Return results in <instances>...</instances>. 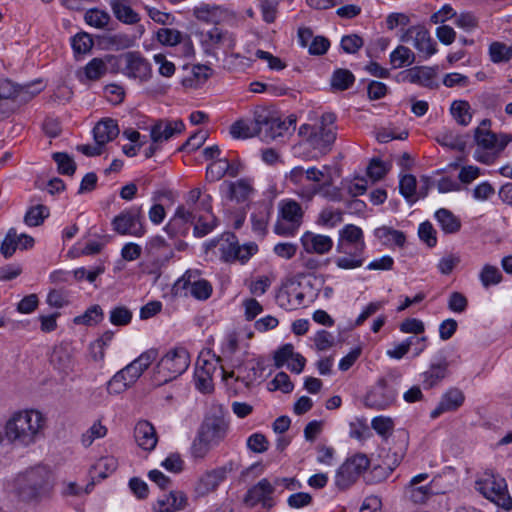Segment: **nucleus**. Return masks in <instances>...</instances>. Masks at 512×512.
Segmentation results:
<instances>
[{"label": "nucleus", "mask_w": 512, "mask_h": 512, "mask_svg": "<svg viewBox=\"0 0 512 512\" xmlns=\"http://www.w3.org/2000/svg\"><path fill=\"white\" fill-rule=\"evenodd\" d=\"M47 418L37 409H21L6 420V440L18 447L27 448L45 436Z\"/></svg>", "instance_id": "obj_1"}, {"label": "nucleus", "mask_w": 512, "mask_h": 512, "mask_svg": "<svg viewBox=\"0 0 512 512\" xmlns=\"http://www.w3.org/2000/svg\"><path fill=\"white\" fill-rule=\"evenodd\" d=\"M54 486L52 471L37 465L19 473L13 481L14 493L23 502H38L46 497Z\"/></svg>", "instance_id": "obj_2"}, {"label": "nucleus", "mask_w": 512, "mask_h": 512, "mask_svg": "<svg viewBox=\"0 0 512 512\" xmlns=\"http://www.w3.org/2000/svg\"><path fill=\"white\" fill-rule=\"evenodd\" d=\"M365 249L363 230L354 224H346L338 233L336 251L342 256L335 259L336 266L343 270L361 267L365 262Z\"/></svg>", "instance_id": "obj_3"}, {"label": "nucleus", "mask_w": 512, "mask_h": 512, "mask_svg": "<svg viewBox=\"0 0 512 512\" xmlns=\"http://www.w3.org/2000/svg\"><path fill=\"white\" fill-rule=\"evenodd\" d=\"M491 121L484 119L474 130V140L476 150L474 158L483 164L490 165L504 151L506 146L512 141V136L505 133L496 134L490 130Z\"/></svg>", "instance_id": "obj_4"}, {"label": "nucleus", "mask_w": 512, "mask_h": 512, "mask_svg": "<svg viewBox=\"0 0 512 512\" xmlns=\"http://www.w3.org/2000/svg\"><path fill=\"white\" fill-rule=\"evenodd\" d=\"M228 423L219 416L206 417L194 438L190 453L193 459L203 460L209 452L217 447L226 437Z\"/></svg>", "instance_id": "obj_5"}, {"label": "nucleus", "mask_w": 512, "mask_h": 512, "mask_svg": "<svg viewBox=\"0 0 512 512\" xmlns=\"http://www.w3.org/2000/svg\"><path fill=\"white\" fill-rule=\"evenodd\" d=\"M157 357L158 351L153 348L141 353L108 381L107 391L110 394H120L126 391L137 382Z\"/></svg>", "instance_id": "obj_6"}, {"label": "nucleus", "mask_w": 512, "mask_h": 512, "mask_svg": "<svg viewBox=\"0 0 512 512\" xmlns=\"http://www.w3.org/2000/svg\"><path fill=\"white\" fill-rule=\"evenodd\" d=\"M336 116L333 113H324L321 116L319 124L313 127L303 126V129L309 130L305 138V144L315 151L314 156H322L329 153L337 137V126L335 124Z\"/></svg>", "instance_id": "obj_7"}, {"label": "nucleus", "mask_w": 512, "mask_h": 512, "mask_svg": "<svg viewBox=\"0 0 512 512\" xmlns=\"http://www.w3.org/2000/svg\"><path fill=\"white\" fill-rule=\"evenodd\" d=\"M190 365V355L184 347L168 350L154 368L156 385L165 384L182 375Z\"/></svg>", "instance_id": "obj_8"}, {"label": "nucleus", "mask_w": 512, "mask_h": 512, "mask_svg": "<svg viewBox=\"0 0 512 512\" xmlns=\"http://www.w3.org/2000/svg\"><path fill=\"white\" fill-rule=\"evenodd\" d=\"M287 179L295 186V193L303 200L311 201L321 191L325 173L316 167L304 170L303 167H294Z\"/></svg>", "instance_id": "obj_9"}, {"label": "nucleus", "mask_w": 512, "mask_h": 512, "mask_svg": "<svg viewBox=\"0 0 512 512\" xmlns=\"http://www.w3.org/2000/svg\"><path fill=\"white\" fill-rule=\"evenodd\" d=\"M475 488L486 499L504 510L509 511L512 509V498L509 495L504 478L486 472L476 481Z\"/></svg>", "instance_id": "obj_10"}, {"label": "nucleus", "mask_w": 512, "mask_h": 512, "mask_svg": "<svg viewBox=\"0 0 512 512\" xmlns=\"http://www.w3.org/2000/svg\"><path fill=\"white\" fill-rule=\"evenodd\" d=\"M41 91L31 86L17 87L7 79L0 80V121L8 118L15 109L17 99L28 101Z\"/></svg>", "instance_id": "obj_11"}, {"label": "nucleus", "mask_w": 512, "mask_h": 512, "mask_svg": "<svg viewBox=\"0 0 512 512\" xmlns=\"http://www.w3.org/2000/svg\"><path fill=\"white\" fill-rule=\"evenodd\" d=\"M280 219L274 226L276 234L292 236L302 223L303 209L295 200H283L279 203Z\"/></svg>", "instance_id": "obj_12"}, {"label": "nucleus", "mask_w": 512, "mask_h": 512, "mask_svg": "<svg viewBox=\"0 0 512 512\" xmlns=\"http://www.w3.org/2000/svg\"><path fill=\"white\" fill-rule=\"evenodd\" d=\"M200 44L206 55L216 56L218 51L228 54L236 45L232 33L218 27L200 32Z\"/></svg>", "instance_id": "obj_13"}, {"label": "nucleus", "mask_w": 512, "mask_h": 512, "mask_svg": "<svg viewBox=\"0 0 512 512\" xmlns=\"http://www.w3.org/2000/svg\"><path fill=\"white\" fill-rule=\"evenodd\" d=\"M370 461L365 454H355L348 458L336 471L335 485L345 490L369 468Z\"/></svg>", "instance_id": "obj_14"}, {"label": "nucleus", "mask_w": 512, "mask_h": 512, "mask_svg": "<svg viewBox=\"0 0 512 512\" xmlns=\"http://www.w3.org/2000/svg\"><path fill=\"white\" fill-rule=\"evenodd\" d=\"M113 230L120 235L142 237L146 230L143 224L141 207H131L123 210L112 220Z\"/></svg>", "instance_id": "obj_15"}, {"label": "nucleus", "mask_w": 512, "mask_h": 512, "mask_svg": "<svg viewBox=\"0 0 512 512\" xmlns=\"http://www.w3.org/2000/svg\"><path fill=\"white\" fill-rule=\"evenodd\" d=\"M257 123L260 124L259 137L265 141L282 137L289 128L285 121L264 106H258Z\"/></svg>", "instance_id": "obj_16"}, {"label": "nucleus", "mask_w": 512, "mask_h": 512, "mask_svg": "<svg viewBox=\"0 0 512 512\" xmlns=\"http://www.w3.org/2000/svg\"><path fill=\"white\" fill-rule=\"evenodd\" d=\"M400 39L402 42H411L419 53L424 54L425 58L431 57L437 51L435 41L423 25L410 26L404 31Z\"/></svg>", "instance_id": "obj_17"}, {"label": "nucleus", "mask_w": 512, "mask_h": 512, "mask_svg": "<svg viewBox=\"0 0 512 512\" xmlns=\"http://www.w3.org/2000/svg\"><path fill=\"white\" fill-rule=\"evenodd\" d=\"M233 470V463L228 462L221 467L205 472L196 483L195 492L199 496H205L216 491L219 485L226 480L228 474Z\"/></svg>", "instance_id": "obj_18"}, {"label": "nucleus", "mask_w": 512, "mask_h": 512, "mask_svg": "<svg viewBox=\"0 0 512 512\" xmlns=\"http://www.w3.org/2000/svg\"><path fill=\"white\" fill-rule=\"evenodd\" d=\"M123 59L125 62L123 73L126 76L141 82H146L151 78V65L139 52H127L123 55Z\"/></svg>", "instance_id": "obj_19"}, {"label": "nucleus", "mask_w": 512, "mask_h": 512, "mask_svg": "<svg viewBox=\"0 0 512 512\" xmlns=\"http://www.w3.org/2000/svg\"><path fill=\"white\" fill-rule=\"evenodd\" d=\"M176 288L186 290V294H190L198 300H206L212 294L211 284L200 279L196 272H186L176 283Z\"/></svg>", "instance_id": "obj_20"}, {"label": "nucleus", "mask_w": 512, "mask_h": 512, "mask_svg": "<svg viewBox=\"0 0 512 512\" xmlns=\"http://www.w3.org/2000/svg\"><path fill=\"white\" fill-rule=\"evenodd\" d=\"M211 196L205 195L200 202L201 211L195 212L196 218L193 222L194 235L204 237L209 234L217 225L216 217L212 213Z\"/></svg>", "instance_id": "obj_21"}, {"label": "nucleus", "mask_w": 512, "mask_h": 512, "mask_svg": "<svg viewBox=\"0 0 512 512\" xmlns=\"http://www.w3.org/2000/svg\"><path fill=\"white\" fill-rule=\"evenodd\" d=\"M396 399V392L387 386L384 379L378 381L377 385L366 395L365 405L382 410L389 407Z\"/></svg>", "instance_id": "obj_22"}, {"label": "nucleus", "mask_w": 512, "mask_h": 512, "mask_svg": "<svg viewBox=\"0 0 512 512\" xmlns=\"http://www.w3.org/2000/svg\"><path fill=\"white\" fill-rule=\"evenodd\" d=\"M217 370L215 360L199 359L197 361L194 380L196 388L202 393H210L214 390L213 375Z\"/></svg>", "instance_id": "obj_23"}, {"label": "nucleus", "mask_w": 512, "mask_h": 512, "mask_svg": "<svg viewBox=\"0 0 512 512\" xmlns=\"http://www.w3.org/2000/svg\"><path fill=\"white\" fill-rule=\"evenodd\" d=\"M297 36L299 45L303 48H308L310 55H324L330 47L328 38L324 36H314L313 31L308 27H300Z\"/></svg>", "instance_id": "obj_24"}, {"label": "nucleus", "mask_w": 512, "mask_h": 512, "mask_svg": "<svg viewBox=\"0 0 512 512\" xmlns=\"http://www.w3.org/2000/svg\"><path fill=\"white\" fill-rule=\"evenodd\" d=\"M185 129L182 120L160 119L156 121L150 129V137L153 142L168 141L176 134H181Z\"/></svg>", "instance_id": "obj_25"}, {"label": "nucleus", "mask_w": 512, "mask_h": 512, "mask_svg": "<svg viewBox=\"0 0 512 512\" xmlns=\"http://www.w3.org/2000/svg\"><path fill=\"white\" fill-rule=\"evenodd\" d=\"M258 106L252 112V118H240L236 120L229 129L234 139H249L259 137L260 124L257 123Z\"/></svg>", "instance_id": "obj_26"}, {"label": "nucleus", "mask_w": 512, "mask_h": 512, "mask_svg": "<svg viewBox=\"0 0 512 512\" xmlns=\"http://www.w3.org/2000/svg\"><path fill=\"white\" fill-rule=\"evenodd\" d=\"M465 401L464 393L456 387L448 389L442 396L438 405L430 413L432 419L438 418L443 413L458 410Z\"/></svg>", "instance_id": "obj_27"}, {"label": "nucleus", "mask_w": 512, "mask_h": 512, "mask_svg": "<svg viewBox=\"0 0 512 512\" xmlns=\"http://www.w3.org/2000/svg\"><path fill=\"white\" fill-rule=\"evenodd\" d=\"M188 505L189 500L185 492L171 490L157 499L154 510L156 512H178L186 509Z\"/></svg>", "instance_id": "obj_28"}, {"label": "nucleus", "mask_w": 512, "mask_h": 512, "mask_svg": "<svg viewBox=\"0 0 512 512\" xmlns=\"http://www.w3.org/2000/svg\"><path fill=\"white\" fill-rule=\"evenodd\" d=\"M196 218L194 211L186 210L185 206H179L174 216L165 226V231L172 237L184 236L188 233L190 222Z\"/></svg>", "instance_id": "obj_29"}, {"label": "nucleus", "mask_w": 512, "mask_h": 512, "mask_svg": "<svg viewBox=\"0 0 512 512\" xmlns=\"http://www.w3.org/2000/svg\"><path fill=\"white\" fill-rule=\"evenodd\" d=\"M300 241L304 251L309 254L324 255L329 253L333 247V240L331 237L310 231L305 232L301 236Z\"/></svg>", "instance_id": "obj_30"}, {"label": "nucleus", "mask_w": 512, "mask_h": 512, "mask_svg": "<svg viewBox=\"0 0 512 512\" xmlns=\"http://www.w3.org/2000/svg\"><path fill=\"white\" fill-rule=\"evenodd\" d=\"M134 437L138 446L146 451H152L158 442L156 430L148 421H140L136 424Z\"/></svg>", "instance_id": "obj_31"}, {"label": "nucleus", "mask_w": 512, "mask_h": 512, "mask_svg": "<svg viewBox=\"0 0 512 512\" xmlns=\"http://www.w3.org/2000/svg\"><path fill=\"white\" fill-rule=\"evenodd\" d=\"M194 16L201 21L218 23L229 16V11L218 5L202 3L193 10Z\"/></svg>", "instance_id": "obj_32"}, {"label": "nucleus", "mask_w": 512, "mask_h": 512, "mask_svg": "<svg viewBox=\"0 0 512 512\" xmlns=\"http://www.w3.org/2000/svg\"><path fill=\"white\" fill-rule=\"evenodd\" d=\"M93 134L95 142L104 146L118 136L119 128L117 122L110 118L104 119L96 124Z\"/></svg>", "instance_id": "obj_33"}, {"label": "nucleus", "mask_w": 512, "mask_h": 512, "mask_svg": "<svg viewBox=\"0 0 512 512\" xmlns=\"http://www.w3.org/2000/svg\"><path fill=\"white\" fill-rule=\"evenodd\" d=\"M448 375V362L443 360L437 364H431L429 369L422 373V383L425 389H431L438 385Z\"/></svg>", "instance_id": "obj_34"}, {"label": "nucleus", "mask_w": 512, "mask_h": 512, "mask_svg": "<svg viewBox=\"0 0 512 512\" xmlns=\"http://www.w3.org/2000/svg\"><path fill=\"white\" fill-rule=\"evenodd\" d=\"M52 366L64 375H68L74 368V360L71 353L64 347H55L50 357Z\"/></svg>", "instance_id": "obj_35"}, {"label": "nucleus", "mask_w": 512, "mask_h": 512, "mask_svg": "<svg viewBox=\"0 0 512 512\" xmlns=\"http://www.w3.org/2000/svg\"><path fill=\"white\" fill-rule=\"evenodd\" d=\"M273 491L274 487L271 483L267 479H262L248 490L245 502L250 506H254L259 502H265Z\"/></svg>", "instance_id": "obj_36"}, {"label": "nucleus", "mask_w": 512, "mask_h": 512, "mask_svg": "<svg viewBox=\"0 0 512 512\" xmlns=\"http://www.w3.org/2000/svg\"><path fill=\"white\" fill-rule=\"evenodd\" d=\"M435 218L445 234L457 233L461 228L460 219L448 209L441 208L437 210Z\"/></svg>", "instance_id": "obj_37"}, {"label": "nucleus", "mask_w": 512, "mask_h": 512, "mask_svg": "<svg viewBox=\"0 0 512 512\" xmlns=\"http://www.w3.org/2000/svg\"><path fill=\"white\" fill-rule=\"evenodd\" d=\"M111 9L115 17L126 24H135L140 18L139 15L128 5L126 0H111Z\"/></svg>", "instance_id": "obj_38"}, {"label": "nucleus", "mask_w": 512, "mask_h": 512, "mask_svg": "<svg viewBox=\"0 0 512 512\" xmlns=\"http://www.w3.org/2000/svg\"><path fill=\"white\" fill-rule=\"evenodd\" d=\"M416 56L414 52L403 45L397 46L389 56V61L393 69H399L412 65Z\"/></svg>", "instance_id": "obj_39"}, {"label": "nucleus", "mask_w": 512, "mask_h": 512, "mask_svg": "<svg viewBox=\"0 0 512 512\" xmlns=\"http://www.w3.org/2000/svg\"><path fill=\"white\" fill-rule=\"evenodd\" d=\"M344 211L334 207L323 208L317 216L316 223L325 228H334L343 222Z\"/></svg>", "instance_id": "obj_40"}, {"label": "nucleus", "mask_w": 512, "mask_h": 512, "mask_svg": "<svg viewBox=\"0 0 512 512\" xmlns=\"http://www.w3.org/2000/svg\"><path fill=\"white\" fill-rule=\"evenodd\" d=\"M230 197L237 202L246 201L253 193L252 181L248 178L239 179L229 185Z\"/></svg>", "instance_id": "obj_41"}, {"label": "nucleus", "mask_w": 512, "mask_h": 512, "mask_svg": "<svg viewBox=\"0 0 512 512\" xmlns=\"http://www.w3.org/2000/svg\"><path fill=\"white\" fill-rule=\"evenodd\" d=\"M405 73V80L410 83L420 84L425 87H430L432 85L434 72L430 68L415 67L407 70Z\"/></svg>", "instance_id": "obj_42"}, {"label": "nucleus", "mask_w": 512, "mask_h": 512, "mask_svg": "<svg viewBox=\"0 0 512 512\" xmlns=\"http://www.w3.org/2000/svg\"><path fill=\"white\" fill-rule=\"evenodd\" d=\"M375 236L384 244H395L402 247L405 243V235L403 232L392 229L387 226H382L374 231Z\"/></svg>", "instance_id": "obj_43"}, {"label": "nucleus", "mask_w": 512, "mask_h": 512, "mask_svg": "<svg viewBox=\"0 0 512 512\" xmlns=\"http://www.w3.org/2000/svg\"><path fill=\"white\" fill-rule=\"evenodd\" d=\"M470 104L464 100H456L451 104L450 112L456 122L462 126H467L472 120Z\"/></svg>", "instance_id": "obj_44"}, {"label": "nucleus", "mask_w": 512, "mask_h": 512, "mask_svg": "<svg viewBox=\"0 0 512 512\" xmlns=\"http://www.w3.org/2000/svg\"><path fill=\"white\" fill-rule=\"evenodd\" d=\"M239 243L234 234H227L220 242V257L225 262H235Z\"/></svg>", "instance_id": "obj_45"}, {"label": "nucleus", "mask_w": 512, "mask_h": 512, "mask_svg": "<svg viewBox=\"0 0 512 512\" xmlns=\"http://www.w3.org/2000/svg\"><path fill=\"white\" fill-rule=\"evenodd\" d=\"M270 217V209L267 206H261L251 215L252 228L255 233L264 236L267 231V224Z\"/></svg>", "instance_id": "obj_46"}, {"label": "nucleus", "mask_w": 512, "mask_h": 512, "mask_svg": "<svg viewBox=\"0 0 512 512\" xmlns=\"http://www.w3.org/2000/svg\"><path fill=\"white\" fill-rule=\"evenodd\" d=\"M183 38V33L174 28H160L156 32V39L164 46H176L183 41Z\"/></svg>", "instance_id": "obj_47"}, {"label": "nucleus", "mask_w": 512, "mask_h": 512, "mask_svg": "<svg viewBox=\"0 0 512 512\" xmlns=\"http://www.w3.org/2000/svg\"><path fill=\"white\" fill-rule=\"evenodd\" d=\"M436 141L441 146L450 148L452 150L463 151L466 147V143L463 138L452 131H444L440 133L436 137Z\"/></svg>", "instance_id": "obj_48"}, {"label": "nucleus", "mask_w": 512, "mask_h": 512, "mask_svg": "<svg viewBox=\"0 0 512 512\" xmlns=\"http://www.w3.org/2000/svg\"><path fill=\"white\" fill-rule=\"evenodd\" d=\"M107 72V65L103 59L93 58L84 67V76L87 80L95 81L103 77Z\"/></svg>", "instance_id": "obj_49"}, {"label": "nucleus", "mask_w": 512, "mask_h": 512, "mask_svg": "<svg viewBox=\"0 0 512 512\" xmlns=\"http://www.w3.org/2000/svg\"><path fill=\"white\" fill-rule=\"evenodd\" d=\"M355 81L354 75L347 69H337L331 77V86L335 90H346Z\"/></svg>", "instance_id": "obj_50"}, {"label": "nucleus", "mask_w": 512, "mask_h": 512, "mask_svg": "<svg viewBox=\"0 0 512 512\" xmlns=\"http://www.w3.org/2000/svg\"><path fill=\"white\" fill-rule=\"evenodd\" d=\"M479 279L484 288L497 285L502 281L500 270L493 265L485 264L480 271Z\"/></svg>", "instance_id": "obj_51"}, {"label": "nucleus", "mask_w": 512, "mask_h": 512, "mask_svg": "<svg viewBox=\"0 0 512 512\" xmlns=\"http://www.w3.org/2000/svg\"><path fill=\"white\" fill-rule=\"evenodd\" d=\"M103 318V311L99 305H93L88 308L84 314L74 318V323L78 325H93L100 322Z\"/></svg>", "instance_id": "obj_52"}, {"label": "nucleus", "mask_w": 512, "mask_h": 512, "mask_svg": "<svg viewBox=\"0 0 512 512\" xmlns=\"http://www.w3.org/2000/svg\"><path fill=\"white\" fill-rule=\"evenodd\" d=\"M49 216V209L44 205L31 207L25 214L24 221L28 226L40 225Z\"/></svg>", "instance_id": "obj_53"}, {"label": "nucleus", "mask_w": 512, "mask_h": 512, "mask_svg": "<svg viewBox=\"0 0 512 512\" xmlns=\"http://www.w3.org/2000/svg\"><path fill=\"white\" fill-rule=\"evenodd\" d=\"M84 19L88 25L98 29H103L108 25L110 16L105 11L90 9L85 13Z\"/></svg>", "instance_id": "obj_54"}, {"label": "nucleus", "mask_w": 512, "mask_h": 512, "mask_svg": "<svg viewBox=\"0 0 512 512\" xmlns=\"http://www.w3.org/2000/svg\"><path fill=\"white\" fill-rule=\"evenodd\" d=\"M416 186H417L416 177L411 174L404 175L400 179V184H399L400 193L405 197V199H407L411 203H414L417 200V197L415 196L416 195Z\"/></svg>", "instance_id": "obj_55"}, {"label": "nucleus", "mask_w": 512, "mask_h": 512, "mask_svg": "<svg viewBox=\"0 0 512 512\" xmlns=\"http://www.w3.org/2000/svg\"><path fill=\"white\" fill-rule=\"evenodd\" d=\"M106 434L107 428L100 421H96L82 434L81 442L85 447H89L96 439L103 438Z\"/></svg>", "instance_id": "obj_56"}, {"label": "nucleus", "mask_w": 512, "mask_h": 512, "mask_svg": "<svg viewBox=\"0 0 512 512\" xmlns=\"http://www.w3.org/2000/svg\"><path fill=\"white\" fill-rule=\"evenodd\" d=\"M118 467V461L113 456H105L100 458L96 464L93 466V469L98 476L102 479L106 478L109 474L113 473Z\"/></svg>", "instance_id": "obj_57"}, {"label": "nucleus", "mask_w": 512, "mask_h": 512, "mask_svg": "<svg viewBox=\"0 0 512 512\" xmlns=\"http://www.w3.org/2000/svg\"><path fill=\"white\" fill-rule=\"evenodd\" d=\"M72 48L75 54H86L88 53L93 45V39L87 33H78L72 38Z\"/></svg>", "instance_id": "obj_58"}, {"label": "nucleus", "mask_w": 512, "mask_h": 512, "mask_svg": "<svg viewBox=\"0 0 512 512\" xmlns=\"http://www.w3.org/2000/svg\"><path fill=\"white\" fill-rule=\"evenodd\" d=\"M53 159L57 163L60 174L73 175L75 173L76 164L67 153L56 152L53 154Z\"/></svg>", "instance_id": "obj_59"}, {"label": "nucleus", "mask_w": 512, "mask_h": 512, "mask_svg": "<svg viewBox=\"0 0 512 512\" xmlns=\"http://www.w3.org/2000/svg\"><path fill=\"white\" fill-rule=\"evenodd\" d=\"M489 55L493 63L506 62L512 59L510 57V47L500 42L490 44Z\"/></svg>", "instance_id": "obj_60"}, {"label": "nucleus", "mask_w": 512, "mask_h": 512, "mask_svg": "<svg viewBox=\"0 0 512 512\" xmlns=\"http://www.w3.org/2000/svg\"><path fill=\"white\" fill-rule=\"evenodd\" d=\"M294 388L290 377L285 372H279L274 379L268 383L270 391L281 390L283 393H290Z\"/></svg>", "instance_id": "obj_61"}, {"label": "nucleus", "mask_w": 512, "mask_h": 512, "mask_svg": "<svg viewBox=\"0 0 512 512\" xmlns=\"http://www.w3.org/2000/svg\"><path fill=\"white\" fill-rule=\"evenodd\" d=\"M17 247V233L14 228H11L1 243L0 252L4 258L8 259L15 253Z\"/></svg>", "instance_id": "obj_62"}, {"label": "nucleus", "mask_w": 512, "mask_h": 512, "mask_svg": "<svg viewBox=\"0 0 512 512\" xmlns=\"http://www.w3.org/2000/svg\"><path fill=\"white\" fill-rule=\"evenodd\" d=\"M131 319V311L124 306L115 307L110 311V322L115 326L127 325Z\"/></svg>", "instance_id": "obj_63"}, {"label": "nucleus", "mask_w": 512, "mask_h": 512, "mask_svg": "<svg viewBox=\"0 0 512 512\" xmlns=\"http://www.w3.org/2000/svg\"><path fill=\"white\" fill-rule=\"evenodd\" d=\"M447 305L450 311L463 313L468 307V299L463 293L454 291L449 295Z\"/></svg>", "instance_id": "obj_64"}]
</instances>
